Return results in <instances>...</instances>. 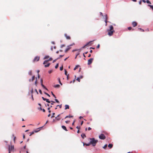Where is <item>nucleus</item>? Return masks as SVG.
Wrapping results in <instances>:
<instances>
[{"label":"nucleus","mask_w":153,"mask_h":153,"mask_svg":"<svg viewBox=\"0 0 153 153\" xmlns=\"http://www.w3.org/2000/svg\"><path fill=\"white\" fill-rule=\"evenodd\" d=\"M89 139L90 140V143L93 146H95L98 141V140H95L94 138H89Z\"/></svg>","instance_id":"nucleus-1"},{"label":"nucleus","mask_w":153,"mask_h":153,"mask_svg":"<svg viewBox=\"0 0 153 153\" xmlns=\"http://www.w3.org/2000/svg\"><path fill=\"white\" fill-rule=\"evenodd\" d=\"M109 27L110 28L107 30V31L108 32V34L111 36L112 35L114 31V30L113 27L112 25H111Z\"/></svg>","instance_id":"nucleus-2"},{"label":"nucleus","mask_w":153,"mask_h":153,"mask_svg":"<svg viewBox=\"0 0 153 153\" xmlns=\"http://www.w3.org/2000/svg\"><path fill=\"white\" fill-rule=\"evenodd\" d=\"M99 138L101 140H104L105 138V136L103 134H100L99 136Z\"/></svg>","instance_id":"nucleus-3"},{"label":"nucleus","mask_w":153,"mask_h":153,"mask_svg":"<svg viewBox=\"0 0 153 153\" xmlns=\"http://www.w3.org/2000/svg\"><path fill=\"white\" fill-rule=\"evenodd\" d=\"M43 127V126H42L41 127H39L37 129H39L37 131H36V130H35L34 131H32L31 133H30V136H31L33 134L34 132H37L38 131H40V129H39V128H42V127Z\"/></svg>","instance_id":"nucleus-4"},{"label":"nucleus","mask_w":153,"mask_h":153,"mask_svg":"<svg viewBox=\"0 0 153 153\" xmlns=\"http://www.w3.org/2000/svg\"><path fill=\"white\" fill-rule=\"evenodd\" d=\"M74 45V43H73L71 45L69 46H68V48L65 50V52H67L71 48L70 47Z\"/></svg>","instance_id":"nucleus-5"},{"label":"nucleus","mask_w":153,"mask_h":153,"mask_svg":"<svg viewBox=\"0 0 153 153\" xmlns=\"http://www.w3.org/2000/svg\"><path fill=\"white\" fill-rule=\"evenodd\" d=\"M94 60V59L92 58H90L88 60V65H90L91 64Z\"/></svg>","instance_id":"nucleus-6"},{"label":"nucleus","mask_w":153,"mask_h":153,"mask_svg":"<svg viewBox=\"0 0 153 153\" xmlns=\"http://www.w3.org/2000/svg\"><path fill=\"white\" fill-rule=\"evenodd\" d=\"M40 59L39 56H36L35 57L33 60V62H35L36 61H39Z\"/></svg>","instance_id":"nucleus-7"},{"label":"nucleus","mask_w":153,"mask_h":153,"mask_svg":"<svg viewBox=\"0 0 153 153\" xmlns=\"http://www.w3.org/2000/svg\"><path fill=\"white\" fill-rule=\"evenodd\" d=\"M132 25L134 27H135L137 26V23L135 22H132Z\"/></svg>","instance_id":"nucleus-8"},{"label":"nucleus","mask_w":153,"mask_h":153,"mask_svg":"<svg viewBox=\"0 0 153 153\" xmlns=\"http://www.w3.org/2000/svg\"><path fill=\"white\" fill-rule=\"evenodd\" d=\"M64 35H65V37L67 39H71V37L70 36H68L66 34H65Z\"/></svg>","instance_id":"nucleus-9"},{"label":"nucleus","mask_w":153,"mask_h":153,"mask_svg":"<svg viewBox=\"0 0 153 153\" xmlns=\"http://www.w3.org/2000/svg\"><path fill=\"white\" fill-rule=\"evenodd\" d=\"M107 19H108V17L107 16V15H105V22L106 23L105 24V26H107Z\"/></svg>","instance_id":"nucleus-10"},{"label":"nucleus","mask_w":153,"mask_h":153,"mask_svg":"<svg viewBox=\"0 0 153 153\" xmlns=\"http://www.w3.org/2000/svg\"><path fill=\"white\" fill-rule=\"evenodd\" d=\"M62 128L64 130H65L66 131H67L68 130L67 129L66 127L64 126H62Z\"/></svg>","instance_id":"nucleus-11"},{"label":"nucleus","mask_w":153,"mask_h":153,"mask_svg":"<svg viewBox=\"0 0 153 153\" xmlns=\"http://www.w3.org/2000/svg\"><path fill=\"white\" fill-rule=\"evenodd\" d=\"M83 146H84L85 145L87 146H88L90 145V144H91L90 143V142L88 143H85L83 142Z\"/></svg>","instance_id":"nucleus-12"},{"label":"nucleus","mask_w":153,"mask_h":153,"mask_svg":"<svg viewBox=\"0 0 153 153\" xmlns=\"http://www.w3.org/2000/svg\"><path fill=\"white\" fill-rule=\"evenodd\" d=\"M59 114L56 117H55V119L56 120L58 121L60 119V118L59 117Z\"/></svg>","instance_id":"nucleus-13"},{"label":"nucleus","mask_w":153,"mask_h":153,"mask_svg":"<svg viewBox=\"0 0 153 153\" xmlns=\"http://www.w3.org/2000/svg\"><path fill=\"white\" fill-rule=\"evenodd\" d=\"M35 77L34 76H33L32 77V79L31 80V79H29V82H30L31 81H33L35 79Z\"/></svg>","instance_id":"nucleus-14"},{"label":"nucleus","mask_w":153,"mask_h":153,"mask_svg":"<svg viewBox=\"0 0 153 153\" xmlns=\"http://www.w3.org/2000/svg\"><path fill=\"white\" fill-rule=\"evenodd\" d=\"M91 42H90L87 43V44L85 45V46H84L83 47H82V48H85V47L87 45L90 44L91 43Z\"/></svg>","instance_id":"nucleus-15"},{"label":"nucleus","mask_w":153,"mask_h":153,"mask_svg":"<svg viewBox=\"0 0 153 153\" xmlns=\"http://www.w3.org/2000/svg\"><path fill=\"white\" fill-rule=\"evenodd\" d=\"M81 136L82 138L84 139L85 137H86L85 135V134H82L81 135Z\"/></svg>","instance_id":"nucleus-16"},{"label":"nucleus","mask_w":153,"mask_h":153,"mask_svg":"<svg viewBox=\"0 0 153 153\" xmlns=\"http://www.w3.org/2000/svg\"><path fill=\"white\" fill-rule=\"evenodd\" d=\"M113 146V145L112 144H109L108 145V147L110 148L111 149L112 148Z\"/></svg>","instance_id":"nucleus-17"},{"label":"nucleus","mask_w":153,"mask_h":153,"mask_svg":"<svg viewBox=\"0 0 153 153\" xmlns=\"http://www.w3.org/2000/svg\"><path fill=\"white\" fill-rule=\"evenodd\" d=\"M41 85L44 89H45L46 90H48L47 88L45 87V85H43V84H42Z\"/></svg>","instance_id":"nucleus-18"},{"label":"nucleus","mask_w":153,"mask_h":153,"mask_svg":"<svg viewBox=\"0 0 153 153\" xmlns=\"http://www.w3.org/2000/svg\"><path fill=\"white\" fill-rule=\"evenodd\" d=\"M73 117V116H70V115H68V116H66L65 117V118H70V117Z\"/></svg>","instance_id":"nucleus-19"},{"label":"nucleus","mask_w":153,"mask_h":153,"mask_svg":"<svg viewBox=\"0 0 153 153\" xmlns=\"http://www.w3.org/2000/svg\"><path fill=\"white\" fill-rule=\"evenodd\" d=\"M148 6L150 7V8L152 9L153 10V5H152L150 4H148Z\"/></svg>","instance_id":"nucleus-20"},{"label":"nucleus","mask_w":153,"mask_h":153,"mask_svg":"<svg viewBox=\"0 0 153 153\" xmlns=\"http://www.w3.org/2000/svg\"><path fill=\"white\" fill-rule=\"evenodd\" d=\"M60 87V85H56L54 86V87L55 88H58Z\"/></svg>","instance_id":"nucleus-21"},{"label":"nucleus","mask_w":153,"mask_h":153,"mask_svg":"<svg viewBox=\"0 0 153 153\" xmlns=\"http://www.w3.org/2000/svg\"><path fill=\"white\" fill-rule=\"evenodd\" d=\"M49 56H46L44 58V59H47L48 58H49Z\"/></svg>","instance_id":"nucleus-22"},{"label":"nucleus","mask_w":153,"mask_h":153,"mask_svg":"<svg viewBox=\"0 0 153 153\" xmlns=\"http://www.w3.org/2000/svg\"><path fill=\"white\" fill-rule=\"evenodd\" d=\"M50 63H48L47 64L45 65V67L46 68V67H49V65H50Z\"/></svg>","instance_id":"nucleus-23"},{"label":"nucleus","mask_w":153,"mask_h":153,"mask_svg":"<svg viewBox=\"0 0 153 153\" xmlns=\"http://www.w3.org/2000/svg\"><path fill=\"white\" fill-rule=\"evenodd\" d=\"M48 61V60H45L43 62V64L44 65L46 64L47 63V62Z\"/></svg>","instance_id":"nucleus-24"},{"label":"nucleus","mask_w":153,"mask_h":153,"mask_svg":"<svg viewBox=\"0 0 153 153\" xmlns=\"http://www.w3.org/2000/svg\"><path fill=\"white\" fill-rule=\"evenodd\" d=\"M79 67V66L78 65H76V67L74 68V70H76V69L78 68Z\"/></svg>","instance_id":"nucleus-25"},{"label":"nucleus","mask_w":153,"mask_h":153,"mask_svg":"<svg viewBox=\"0 0 153 153\" xmlns=\"http://www.w3.org/2000/svg\"><path fill=\"white\" fill-rule=\"evenodd\" d=\"M37 109L39 110H42V108L41 107H39L37 108Z\"/></svg>","instance_id":"nucleus-26"},{"label":"nucleus","mask_w":153,"mask_h":153,"mask_svg":"<svg viewBox=\"0 0 153 153\" xmlns=\"http://www.w3.org/2000/svg\"><path fill=\"white\" fill-rule=\"evenodd\" d=\"M146 2L148 4H151V3L150 1H149V0H147L146 1Z\"/></svg>","instance_id":"nucleus-27"},{"label":"nucleus","mask_w":153,"mask_h":153,"mask_svg":"<svg viewBox=\"0 0 153 153\" xmlns=\"http://www.w3.org/2000/svg\"><path fill=\"white\" fill-rule=\"evenodd\" d=\"M9 147L10 148V151H12V149H13V146H11V147H9Z\"/></svg>","instance_id":"nucleus-28"},{"label":"nucleus","mask_w":153,"mask_h":153,"mask_svg":"<svg viewBox=\"0 0 153 153\" xmlns=\"http://www.w3.org/2000/svg\"><path fill=\"white\" fill-rule=\"evenodd\" d=\"M65 106V109H67L69 108V106Z\"/></svg>","instance_id":"nucleus-29"},{"label":"nucleus","mask_w":153,"mask_h":153,"mask_svg":"<svg viewBox=\"0 0 153 153\" xmlns=\"http://www.w3.org/2000/svg\"><path fill=\"white\" fill-rule=\"evenodd\" d=\"M58 66H59V64L57 63L56 64V65L55 66V68H57L58 67Z\"/></svg>","instance_id":"nucleus-30"},{"label":"nucleus","mask_w":153,"mask_h":153,"mask_svg":"<svg viewBox=\"0 0 153 153\" xmlns=\"http://www.w3.org/2000/svg\"><path fill=\"white\" fill-rule=\"evenodd\" d=\"M65 74L67 76L68 75V74H67V71L66 70H65Z\"/></svg>","instance_id":"nucleus-31"},{"label":"nucleus","mask_w":153,"mask_h":153,"mask_svg":"<svg viewBox=\"0 0 153 153\" xmlns=\"http://www.w3.org/2000/svg\"><path fill=\"white\" fill-rule=\"evenodd\" d=\"M63 69V67L62 66L61 67H60V70L61 71H62Z\"/></svg>","instance_id":"nucleus-32"},{"label":"nucleus","mask_w":153,"mask_h":153,"mask_svg":"<svg viewBox=\"0 0 153 153\" xmlns=\"http://www.w3.org/2000/svg\"><path fill=\"white\" fill-rule=\"evenodd\" d=\"M107 144H105L104 146H103V148L104 149H105L107 147Z\"/></svg>","instance_id":"nucleus-33"},{"label":"nucleus","mask_w":153,"mask_h":153,"mask_svg":"<svg viewBox=\"0 0 153 153\" xmlns=\"http://www.w3.org/2000/svg\"><path fill=\"white\" fill-rule=\"evenodd\" d=\"M51 94H52L53 95V97L55 98H56V96H55V95L53 94V93L52 92H51Z\"/></svg>","instance_id":"nucleus-34"},{"label":"nucleus","mask_w":153,"mask_h":153,"mask_svg":"<svg viewBox=\"0 0 153 153\" xmlns=\"http://www.w3.org/2000/svg\"><path fill=\"white\" fill-rule=\"evenodd\" d=\"M59 59V58H58L57 59L54 60H53V63L55 62L57 59Z\"/></svg>","instance_id":"nucleus-35"},{"label":"nucleus","mask_w":153,"mask_h":153,"mask_svg":"<svg viewBox=\"0 0 153 153\" xmlns=\"http://www.w3.org/2000/svg\"><path fill=\"white\" fill-rule=\"evenodd\" d=\"M76 80H77L79 82H80V78H79V77H78L77 78Z\"/></svg>","instance_id":"nucleus-36"},{"label":"nucleus","mask_w":153,"mask_h":153,"mask_svg":"<svg viewBox=\"0 0 153 153\" xmlns=\"http://www.w3.org/2000/svg\"><path fill=\"white\" fill-rule=\"evenodd\" d=\"M53 72V71L52 70H50L48 71V73L49 74H51Z\"/></svg>","instance_id":"nucleus-37"},{"label":"nucleus","mask_w":153,"mask_h":153,"mask_svg":"<svg viewBox=\"0 0 153 153\" xmlns=\"http://www.w3.org/2000/svg\"><path fill=\"white\" fill-rule=\"evenodd\" d=\"M46 101L48 103H50V102L49 101V100L48 99H46Z\"/></svg>","instance_id":"nucleus-38"},{"label":"nucleus","mask_w":153,"mask_h":153,"mask_svg":"<svg viewBox=\"0 0 153 153\" xmlns=\"http://www.w3.org/2000/svg\"><path fill=\"white\" fill-rule=\"evenodd\" d=\"M40 82L41 83V85H42V84H43V80L42 79H41L40 80Z\"/></svg>","instance_id":"nucleus-39"},{"label":"nucleus","mask_w":153,"mask_h":153,"mask_svg":"<svg viewBox=\"0 0 153 153\" xmlns=\"http://www.w3.org/2000/svg\"><path fill=\"white\" fill-rule=\"evenodd\" d=\"M138 30H141V31H144V30L143 29H142L140 28H138Z\"/></svg>","instance_id":"nucleus-40"},{"label":"nucleus","mask_w":153,"mask_h":153,"mask_svg":"<svg viewBox=\"0 0 153 153\" xmlns=\"http://www.w3.org/2000/svg\"><path fill=\"white\" fill-rule=\"evenodd\" d=\"M132 29V27H128V29L129 30H131Z\"/></svg>","instance_id":"nucleus-41"},{"label":"nucleus","mask_w":153,"mask_h":153,"mask_svg":"<svg viewBox=\"0 0 153 153\" xmlns=\"http://www.w3.org/2000/svg\"><path fill=\"white\" fill-rule=\"evenodd\" d=\"M44 93L45 94H46V95L48 96V97H50V95L48 94L46 92H45Z\"/></svg>","instance_id":"nucleus-42"},{"label":"nucleus","mask_w":153,"mask_h":153,"mask_svg":"<svg viewBox=\"0 0 153 153\" xmlns=\"http://www.w3.org/2000/svg\"><path fill=\"white\" fill-rule=\"evenodd\" d=\"M58 80L59 81V82L60 83V84L61 85H62V84L61 83V82H60V79H58Z\"/></svg>","instance_id":"nucleus-43"},{"label":"nucleus","mask_w":153,"mask_h":153,"mask_svg":"<svg viewBox=\"0 0 153 153\" xmlns=\"http://www.w3.org/2000/svg\"><path fill=\"white\" fill-rule=\"evenodd\" d=\"M67 80H68L69 79V76L68 74V75H67Z\"/></svg>","instance_id":"nucleus-44"},{"label":"nucleus","mask_w":153,"mask_h":153,"mask_svg":"<svg viewBox=\"0 0 153 153\" xmlns=\"http://www.w3.org/2000/svg\"><path fill=\"white\" fill-rule=\"evenodd\" d=\"M100 47V44H98V45H97V48H99Z\"/></svg>","instance_id":"nucleus-45"},{"label":"nucleus","mask_w":153,"mask_h":153,"mask_svg":"<svg viewBox=\"0 0 153 153\" xmlns=\"http://www.w3.org/2000/svg\"><path fill=\"white\" fill-rule=\"evenodd\" d=\"M52 60V58H50L48 60V61H51Z\"/></svg>","instance_id":"nucleus-46"},{"label":"nucleus","mask_w":153,"mask_h":153,"mask_svg":"<svg viewBox=\"0 0 153 153\" xmlns=\"http://www.w3.org/2000/svg\"><path fill=\"white\" fill-rule=\"evenodd\" d=\"M42 99H43V100H46V99L45 98H44V97H42Z\"/></svg>","instance_id":"nucleus-47"},{"label":"nucleus","mask_w":153,"mask_h":153,"mask_svg":"<svg viewBox=\"0 0 153 153\" xmlns=\"http://www.w3.org/2000/svg\"><path fill=\"white\" fill-rule=\"evenodd\" d=\"M39 92L41 94H42V91L40 89L39 90Z\"/></svg>","instance_id":"nucleus-48"},{"label":"nucleus","mask_w":153,"mask_h":153,"mask_svg":"<svg viewBox=\"0 0 153 153\" xmlns=\"http://www.w3.org/2000/svg\"><path fill=\"white\" fill-rule=\"evenodd\" d=\"M9 153H10V148L9 147L8 149Z\"/></svg>","instance_id":"nucleus-49"},{"label":"nucleus","mask_w":153,"mask_h":153,"mask_svg":"<svg viewBox=\"0 0 153 153\" xmlns=\"http://www.w3.org/2000/svg\"><path fill=\"white\" fill-rule=\"evenodd\" d=\"M55 100L57 102H59V101L57 99H55Z\"/></svg>","instance_id":"nucleus-50"},{"label":"nucleus","mask_w":153,"mask_h":153,"mask_svg":"<svg viewBox=\"0 0 153 153\" xmlns=\"http://www.w3.org/2000/svg\"><path fill=\"white\" fill-rule=\"evenodd\" d=\"M51 106L49 107H48V110L49 111V110H50V108L51 107H52V106Z\"/></svg>","instance_id":"nucleus-51"},{"label":"nucleus","mask_w":153,"mask_h":153,"mask_svg":"<svg viewBox=\"0 0 153 153\" xmlns=\"http://www.w3.org/2000/svg\"><path fill=\"white\" fill-rule=\"evenodd\" d=\"M76 128L79 130V129L80 127L79 126H77L76 127Z\"/></svg>","instance_id":"nucleus-52"},{"label":"nucleus","mask_w":153,"mask_h":153,"mask_svg":"<svg viewBox=\"0 0 153 153\" xmlns=\"http://www.w3.org/2000/svg\"><path fill=\"white\" fill-rule=\"evenodd\" d=\"M88 130H90L91 129V128L90 127H89L88 128Z\"/></svg>","instance_id":"nucleus-53"},{"label":"nucleus","mask_w":153,"mask_h":153,"mask_svg":"<svg viewBox=\"0 0 153 153\" xmlns=\"http://www.w3.org/2000/svg\"><path fill=\"white\" fill-rule=\"evenodd\" d=\"M142 3V1L141 0L139 1V4H141Z\"/></svg>","instance_id":"nucleus-54"},{"label":"nucleus","mask_w":153,"mask_h":153,"mask_svg":"<svg viewBox=\"0 0 153 153\" xmlns=\"http://www.w3.org/2000/svg\"><path fill=\"white\" fill-rule=\"evenodd\" d=\"M69 121H65V123H69Z\"/></svg>","instance_id":"nucleus-55"},{"label":"nucleus","mask_w":153,"mask_h":153,"mask_svg":"<svg viewBox=\"0 0 153 153\" xmlns=\"http://www.w3.org/2000/svg\"><path fill=\"white\" fill-rule=\"evenodd\" d=\"M63 55H60L59 56V58H60V57H63Z\"/></svg>","instance_id":"nucleus-56"},{"label":"nucleus","mask_w":153,"mask_h":153,"mask_svg":"<svg viewBox=\"0 0 153 153\" xmlns=\"http://www.w3.org/2000/svg\"><path fill=\"white\" fill-rule=\"evenodd\" d=\"M51 105H53V103L54 102H54V101H51Z\"/></svg>","instance_id":"nucleus-57"},{"label":"nucleus","mask_w":153,"mask_h":153,"mask_svg":"<svg viewBox=\"0 0 153 153\" xmlns=\"http://www.w3.org/2000/svg\"><path fill=\"white\" fill-rule=\"evenodd\" d=\"M29 74L30 75H32V72L31 71H30V72H29Z\"/></svg>","instance_id":"nucleus-58"},{"label":"nucleus","mask_w":153,"mask_h":153,"mask_svg":"<svg viewBox=\"0 0 153 153\" xmlns=\"http://www.w3.org/2000/svg\"><path fill=\"white\" fill-rule=\"evenodd\" d=\"M42 110L43 112H45V110L44 108H42Z\"/></svg>","instance_id":"nucleus-59"},{"label":"nucleus","mask_w":153,"mask_h":153,"mask_svg":"<svg viewBox=\"0 0 153 153\" xmlns=\"http://www.w3.org/2000/svg\"><path fill=\"white\" fill-rule=\"evenodd\" d=\"M37 80H36V81L35 82V85L36 86L37 85Z\"/></svg>","instance_id":"nucleus-60"},{"label":"nucleus","mask_w":153,"mask_h":153,"mask_svg":"<svg viewBox=\"0 0 153 153\" xmlns=\"http://www.w3.org/2000/svg\"><path fill=\"white\" fill-rule=\"evenodd\" d=\"M55 114V113H53V115H52V116L51 117V118H52L53 117H54V115Z\"/></svg>","instance_id":"nucleus-61"},{"label":"nucleus","mask_w":153,"mask_h":153,"mask_svg":"<svg viewBox=\"0 0 153 153\" xmlns=\"http://www.w3.org/2000/svg\"><path fill=\"white\" fill-rule=\"evenodd\" d=\"M83 77V76H80V77L79 78H80V79L82 78Z\"/></svg>","instance_id":"nucleus-62"},{"label":"nucleus","mask_w":153,"mask_h":153,"mask_svg":"<svg viewBox=\"0 0 153 153\" xmlns=\"http://www.w3.org/2000/svg\"><path fill=\"white\" fill-rule=\"evenodd\" d=\"M142 0L143 2H144V3L146 2V1L145 0Z\"/></svg>","instance_id":"nucleus-63"},{"label":"nucleus","mask_w":153,"mask_h":153,"mask_svg":"<svg viewBox=\"0 0 153 153\" xmlns=\"http://www.w3.org/2000/svg\"><path fill=\"white\" fill-rule=\"evenodd\" d=\"M82 118H83V117H82V116H80L79 117V118L80 119H81Z\"/></svg>","instance_id":"nucleus-64"}]
</instances>
